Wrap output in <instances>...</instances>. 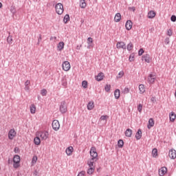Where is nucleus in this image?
<instances>
[{"label": "nucleus", "instance_id": "obj_6", "mask_svg": "<svg viewBox=\"0 0 176 176\" xmlns=\"http://www.w3.org/2000/svg\"><path fill=\"white\" fill-rule=\"evenodd\" d=\"M156 80V75L155 74H150L147 78V82L149 85H153Z\"/></svg>", "mask_w": 176, "mask_h": 176}, {"label": "nucleus", "instance_id": "obj_26", "mask_svg": "<svg viewBox=\"0 0 176 176\" xmlns=\"http://www.w3.org/2000/svg\"><path fill=\"white\" fill-rule=\"evenodd\" d=\"M140 94H144L145 93V85L140 84L139 85Z\"/></svg>", "mask_w": 176, "mask_h": 176}, {"label": "nucleus", "instance_id": "obj_59", "mask_svg": "<svg viewBox=\"0 0 176 176\" xmlns=\"http://www.w3.org/2000/svg\"><path fill=\"white\" fill-rule=\"evenodd\" d=\"M77 49H79V46H77Z\"/></svg>", "mask_w": 176, "mask_h": 176}, {"label": "nucleus", "instance_id": "obj_44", "mask_svg": "<svg viewBox=\"0 0 176 176\" xmlns=\"http://www.w3.org/2000/svg\"><path fill=\"white\" fill-rule=\"evenodd\" d=\"M12 41H13V38H12V36H8V38H7V42L8 43H12Z\"/></svg>", "mask_w": 176, "mask_h": 176}, {"label": "nucleus", "instance_id": "obj_27", "mask_svg": "<svg viewBox=\"0 0 176 176\" xmlns=\"http://www.w3.org/2000/svg\"><path fill=\"white\" fill-rule=\"evenodd\" d=\"M141 137H142V131L141 129H138L135 135V138L136 140H141Z\"/></svg>", "mask_w": 176, "mask_h": 176}, {"label": "nucleus", "instance_id": "obj_40", "mask_svg": "<svg viewBox=\"0 0 176 176\" xmlns=\"http://www.w3.org/2000/svg\"><path fill=\"white\" fill-rule=\"evenodd\" d=\"M41 96H46V95L47 94V90H46V89H42V90L41 91Z\"/></svg>", "mask_w": 176, "mask_h": 176}, {"label": "nucleus", "instance_id": "obj_3", "mask_svg": "<svg viewBox=\"0 0 176 176\" xmlns=\"http://www.w3.org/2000/svg\"><path fill=\"white\" fill-rule=\"evenodd\" d=\"M36 135L38 137H40V138H41V140H47V138H49V132H47L46 131H38L36 133Z\"/></svg>", "mask_w": 176, "mask_h": 176}, {"label": "nucleus", "instance_id": "obj_2", "mask_svg": "<svg viewBox=\"0 0 176 176\" xmlns=\"http://www.w3.org/2000/svg\"><path fill=\"white\" fill-rule=\"evenodd\" d=\"M59 111L62 113H67L68 111V106L67 105V102L65 101H62L60 102Z\"/></svg>", "mask_w": 176, "mask_h": 176}, {"label": "nucleus", "instance_id": "obj_15", "mask_svg": "<svg viewBox=\"0 0 176 176\" xmlns=\"http://www.w3.org/2000/svg\"><path fill=\"white\" fill-rule=\"evenodd\" d=\"M30 113H32V115H35V113H36V106L34 104H32L30 106Z\"/></svg>", "mask_w": 176, "mask_h": 176}, {"label": "nucleus", "instance_id": "obj_5", "mask_svg": "<svg viewBox=\"0 0 176 176\" xmlns=\"http://www.w3.org/2000/svg\"><path fill=\"white\" fill-rule=\"evenodd\" d=\"M91 157H92L91 159H97L98 157V153H97V148L96 147L92 146L89 151Z\"/></svg>", "mask_w": 176, "mask_h": 176}, {"label": "nucleus", "instance_id": "obj_28", "mask_svg": "<svg viewBox=\"0 0 176 176\" xmlns=\"http://www.w3.org/2000/svg\"><path fill=\"white\" fill-rule=\"evenodd\" d=\"M125 135L126 137L130 138L131 135H133V130L128 129L125 131Z\"/></svg>", "mask_w": 176, "mask_h": 176}, {"label": "nucleus", "instance_id": "obj_36", "mask_svg": "<svg viewBox=\"0 0 176 176\" xmlns=\"http://www.w3.org/2000/svg\"><path fill=\"white\" fill-rule=\"evenodd\" d=\"M133 47H134V45L132 44V43H129L127 45L126 49L127 50H129V52H130L131 51L132 49H133Z\"/></svg>", "mask_w": 176, "mask_h": 176}, {"label": "nucleus", "instance_id": "obj_24", "mask_svg": "<svg viewBox=\"0 0 176 176\" xmlns=\"http://www.w3.org/2000/svg\"><path fill=\"white\" fill-rule=\"evenodd\" d=\"M87 6V3H86V0H80V7L81 9H85Z\"/></svg>", "mask_w": 176, "mask_h": 176}, {"label": "nucleus", "instance_id": "obj_52", "mask_svg": "<svg viewBox=\"0 0 176 176\" xmlns=\"http://www.w3.org/2000/svg\"><path fill=\"white\" fill-rule=\"evenodd\" d=\"M130 89L129 88H125L124 90V93H125L126 94H127V93H129Z\"/></svg>", "mask_w": 176, "mask_h": 176}, {"label": "nucleus", "instance_id": "obj_55", "mask_svg": "<svg viewBox=\"0 0 176 176\" xmlns=\"http://www.w3.org/2000/svg\"><path fill=\"white\" fill-rule=\"evenodd\" d=\"M153 100H155V98H151V101H153Z\"/></svg>", "mask_w": 176, "mask_h": 176}, {"label": "nucleus", "instance_id": "obj_57", "mask_svg": "<svg viewBox=\"0 0 176 176\" xmlns=\"http://www.w3.org/2000/svg\"><path fill=\"white\" fill-rule=\"evenodd\" d=\"M64 86H67V83L63 84Z\"/></svg>", "mask_w": 176, "mask_h": 176}, {"label": "nucleus", "instance_id": "obj_10", "mask_svg": "<svg viewBox=\"0 0 176 176\" xmlns=\"http://www.w3.org/2000/svg\"><path fill=\"white\" fill-rule=\"evenodd\" d=\"M96 162H97L96 158H91V159L89 160L87 162V164L89 166V167H95L96 168Z\"/></svg>", "mask_w": 176, "mask_h": 176}, {"label": "nucleus", "instance_id": "obj_16", "mask_svg": "<svg viewBox=\"0 0 176 176\" xmlns=\"http://www.w3.org/2000/svg\"><path fill=\"white\" fill-rule=\"evenodd\" d=\"M65 153L67 155V156H71L74 153V147L69 146L68 148H66Z\"/></svg>", "mask_w": 176, "mask_h": 176}, {"label": "nucleus", "instance_id": "obj_37", "mask_svg": "<svg viewBox=\"0 0 176 176\" xmlns=\"http://www.w3.org/2000/svg\"><path fill=\"white\" fill-rule=\"evenodd\" d=\"M36 162H38V157L36 155H34L32 160V164H36Z\"/></svg>", "mask_w": 176, "mask_h": 176}, {"label": "nucleus", "instance_id": "obj_46", "mask_svg": "<svg viewBox=\"0 0 176 176\" xmlns=\"http://www.w3.org/2000/svg\"><path fill=\"white\" fill-rule=\"evenodd\" d=\"M87 43H88V45H90L91 43H93V38L89 37L87 38Z\"/></svg>", "mask_w": 176, "mask_h": 176}, {"label": "nucleus", "instance_id": "obj_45", "mask_svg": "<svg viewBox=\"0 0 176 176\" xmlns=\"http://www.w3.org/2000/svg\"><path fill=\"white\" fill-rule=\"evenodd\" d=\"M10 12L11 13H16V7L14 6H11V8H10Z\"/></svg>", "mask_w": 176, "mask_h": 176}, {"label": "nucleus", "instance_id": "obj_50", "mask_svg": "<svg viewBox=\"0 0 176 176\" xmlns=\"http://www.w3.org/2000/svg\"><path fill=\"white\" fill-rule=\"evenodd\" d=\"M129 61L131 62V61H134V54H131L130 56H129Z\"/></svg>", "mask_w": 176, "mask_h": 176}, {"label": "nucleus", "instance_id": "obj_48", "mask_svg": "<svg viewBox=\"0 0 176 176\" xmlns=\"http://www.w3.org/2000/svg\"><path fill=\"white\" fill-rule=\"evenodd\" d=\"M108 116H102L101 117H100V120H107V119H108Z\"/></svg>", "mask_w": 176, "mask_h": 176}, {"label": "nucleus", "instance_id": "obj_13", "mask_svg": "<svg viewBox=\"0 0 176 176\" xmlns=\"http://www.w3.org/2000/svg\"><path fill=\"white\" fill-rule=\"evenodd\" d=\"M104 77V73L100 72L96 76H95V79L97 80V82H101V80H103Z\"/></svg>", "mask_w": 176, "mask_h": 176}, {"label": "nucleus", "instance_id": "obj_32", "mask_svg": "<svg viewBox=\"0 0 176 176\" xmlns=\"http://www.w3.org/2000/svg\"><path fill=\"white\" fill-rule=\"evenodd\" d=\"M31 84V81H30V80H28L25 81V90H30V87L28 86L29 85Z\"/></svg>", "mask_w": 176, "mask_h": 176}, {"label": "nucleus", "instance_id": "obj_25", "mask_svg": "<svg viewBox=\"0 0 176 176\" xmlns=\"http://www.w3.org/2000/svg\"><path fill=\"white\" fill-rule=\"evenodd\" d=\"M87 109L88 111H91L92 109H94V101H91L87 104Z\"/></svg>", "mask_w": 176, "mask_h": 176}, {"label": "nucleus", "instance_id": "obj_58", "mask_svg": "<svg viewBox=\"0 0 176 176\" xmlns=\"http://www.w3.org/2000/svg\"><path fill=\"white\" fill-rule=\"evenodd\" d=\"M77 49H79V46H77Z\"/></svg>", "mask_w": 176, "mask_h": 176}, {"label": "nucleus", "instance_id": "obj_8", "mask_svg": "<svg viewBox=\"0 0 176 176\" xmlns=\"http://www.w3.org/2000/svg\"><path fill=\"white\" fill-rule=\"evenodd\" d=\"M52 129L53 130H55V131H57L60 129V122L58 120H55L52 122Z\"/></svg>", "mask_w": 176, "mask_h": 176}, {"label": "nucleus", "instance_id": "obj_22", "mask_svg": "<svg viewBox=\"0 0 176 176\" xmlns=\"http://www.w3.org/2000/svg\"><path fill=\"white\" fill-rule=\"evenodd\" d=\"M120 20H122V15L120 14V13H117L115 15L114 21H116V23H119Z\"/></svg>", "mask_w": 176, "mask_h": 176}, {"label": "nucleus", "instance_id": "obj_60", "mask_svg": "<svg viewBox=\"0 0 176 176\" xmlns=\"http://www.w3.org/2000/svg\"><path fill=\"white\" fill-rule=\"evenodd\" d=\"M57 37H54V39H56Z\"/></svg>", "mask_w": 176, "mask_h": 176}, {"label": "nucleus", "instance_id": "obj_53", "mask_svg": "<svg viewBox=\"0 0 176 176\" xmlns=\"http://www.w3.org/2000/svg\"><path fill=\"white\" fill-rule=\"evenodd\" d=\"M14 151L15 153H18L19 148L17 147H15L14 149Z\"/></svg>", "mask_w": 176, "mask_h": 176}, {"label": "nucleus", "instance_id": "obj_17", "mask_svg": "<svg viewBox=\"0 0 176 176\" xmlns=\"http://www.w3.org/2000/svg\"><path fill=\"white\" fill-rule=\"evenodd\" d=\"M166 173H167V168H166V167H162L159 170V175L160 176L165 175Z\"/></svg>", "mask_w": 176, "mask_h": 176}, {"label": "nucleus", "instance_id": "obj_47", "mask_svg": "<svg viewBox=\"0 0 176 176\" xmlns=\"http://www.w3.org/2000/svg\"><path fill=\"white\" fill-rule=\"evenodd\" d=\"M144 53V49L141 48L138 52V56H142Z\"/></svg>", "mask_w": 176, "mask_h": 176}, {"label": "nucleus", "instance_id": "obj_23", "mask_svg": "<svg viewBox=\"0 0 176 176\" xmlns=\"http://www.w3.org/2000/svg\"><path fill=\"white\" fill-rule=\"evenodd\" d=\"M64 46H65L64 42L60 41L58 43V45H57V50L59 52H61V50H63Z\"/></svg>", "mask_w": 176, "mask_h": 176}, {"label": "nucleus", "instance_id": "obj_33", "mask_svg": "<svg viewBox=\"0 0 176 176\" xmlns=\"http://www.w3.org/2000/svg\"><path fill=\"white\" fill-rule=\"evenodd\" d=\"M123 76H124V72L120 71L117 76V79H120L123 78Z\"/></svg>", "mask_w": 176, "mask_h": 176}, {"label": "nucleus", "instance_id": "obj_31", "mask_svg": "<svg viewBox=\"0 0 176 176\" xmlns=\"http://www.w3.org/2000/svg\"><path fill=\"white\" fill-rule=\"evenodd\" d=\"M34 143L35 145H41V138H39V136L34 138Z\"/></svg>", "mask_w": 176, "mask_h": 176}, {"label": "nucleus", "instance_id": "obj_9", "mask_svg": "<svg viewBox=\"0 0 176 176\" xmlns=\"http://www.w3.org/2000/svg\"><path fill=\"white\" fill-rule=\"evenodd\" d=\"M16 131L14 130V129H12L10 130V131L8 132V138L9 140H13V138H14V137H16Z\"/></svg>", "mask_w": 176, "mask_h": 176}, {"label": "nucleus", "instance_id": "obj_35", "mask_svg": "<svg viewBox=\"0 0 176 176\" xmlns=\"http://www.w3.org/2000/svg\"><path fill=\"white\" fill-rule=\"evenodd\" d=\"M63 21L65 24H67V23H68V21H69V14H66L64 18H63Z\"/></svg>", "mask_w": 176, "mask_h": 176}, {"label": "nucleus", "instance_id": "obj_56", "mask_svg": "<svg viewBox=\"0 0 176 176\" xmlns=\"http://www.w3.org/2000/svg\"><path fill=\"white\" fill-rule=\"evenodd\" d=\"M87 49H90V45H89V46L87 47Z\"/></svg>", "mask_w": 176, "mask_h": 176}, {"label": "nucleus", "instance_id": "obj_18", "mask_svg": "<svg viewBox=\"0 0 176 176\" xmlns=\"http://www.w3.org/2000/svg\"><path fill=\"white\" fill-rule=\"evenodd\" d=\"M125 28H126V30H127L128 31H130V30L133 28V22H131V21H127L125 24Z\"/></svg>", "mask_w": 176, "mask_h": 176}, {"label": "nucleus", "instance_id": "obj_14", "mask_svg": "<svg viewBox=\"0 0 176 176\" xmlns=\"http://www.w3.org/2000/svg\"><path fill=\"white\" fill-rule=\"evenodd\" d=\"M153 126H155V120L153 118H150L147 124V129H151Z\"/></svg>", "mask_w": 176, "mask_h": 176}, {"label": "nucleus", "instance_id": "obj_19", "mask_svg": "<svg viewBox=\"0 0 176 176\" xmlns=\"http://www.w3.org/2000/svg\"><path fill=\"white\" fill-rule=\"evenodd\" d=\"M169 119H170V122H175L176 115H175V113H174V111H172L170 113Z\"/></svg>", "mask_w": 176, "mask_h": 176}, {"label": "nucleus", "instance_id": "obj_51", "mask_svg": "<svg viewBox=\"0 0 176 176\" xmlns=\"http://www.w3.org/2000/svg\"><path fill=\"white\" fill-rule=\"evenodd\" d=\"M85 174H86V172L81 171L78 173V176H85Z\"/></svg>", "mask_w": 176, "mask_h": 176}, {"label": "nucleus", "instance_id": "obj_54", "mask_svg": "<svg viewBox=\"0 0 176 176\" xmlns=\"http://www.w3.org/2000/svg\"><path fill=\"white\" fill-rule=\"evenodd\" d=\"M2 8V3H0V9Z\"/></svg>", "mask_w": 176, "mask_h": 176}, {"label": "nucleus", "instance_id": "obj_20", "mask_svg": "<svg viewBox=\"0 0 176 176\" xmlns=\"http://www.w3.org/2000/svg\"><path fill=\"white\" fill-rule=\"evenodd\" d=\"M156 16V12L153 10H151L148 12L147 17L148 19H155Z\"/></svg>", "mask_w": 176, "mask_h": 176}, {"label": "nucleus", "instance_id": "obj_21", "mask_svg": "<svg viewBox=\"0 0 176 176\" xmlns=\"http://www.w3.org/2000/svg\"><path fill=\"white\" fill-rule=\"evenodd\" d=\"M142 61H145V63H151V57L149 56V54H146L142 57Z\"/></svg>", "mask_w": 176, "mask_h": 176}, {"label": "nucleus", "instance_id": "obj_43", "mask_svg": "<svg viewBox=\"0 0 176 176\" xmlns=\"http://www.w3.org/2000/svg\"><path fill=\"white\" fill-rule=\"evenodd\" d=\"M167 35L168 36H171L173 35V30L168 29L167 30Z\"/></svg>", "mask_w": 176, "mask_h": 176}, {"label": "nucleus", "instance_id": "obj_38", "mask_svg": "<svg viewBox=\"0 0 176 176\" xmlns=\"http://www.w3.org/2000/svg\"><path fill=\"white\" fill-rule=\"evenodd\" d=\"M118 145L119 148H123V145H124V142H123V140H120L118 142Z\"/></svg>", "mask_w": 176, "mask_h": 176}, {"label": "nucleus", "instance_id": "obj_39", "mask_svg": "<svg viewBox=\"0 0 176 176\" xmlns=\"http://www.w3.org/2000/svg\"><path fill=\"white\" fill-rule=\"evenodd\" d=\"M104 90L108 93L111 90V85L107 84L104 87Z\"/></svg>", "mask_w": 176, "mask_h": 176}, {"label": "nucleus", "instance_id": "obj_34", "mask_svg": "<svg viewBox=\"0 0 176 176\" xmlns=\"http://www.w3.org/2000/svg\"><path fill=\"white\" fill-rule=\"evenodd\" d=\"M153 157H157V148H153L152 151Z\"/></svg>", "mask_w": 176, "mask_h": 176}, {"label": "nucleus", "instance_id": "obj_49", "mask_svg": "<svg viewBox=\"0 0 176 176\" xmlns=\"http://www.w3.org/2000/svg\"><path fill=\"white\" fill-rule=\"evenodd\" d=\"M170 20H171V21H173V23H175V21H176V16H175V15H173V16L170 17Z\"/></svg>", "mask_w": 176, "mask_h": 176}, {"label": "nucleus", "instance_id": "obj_30", "mask_svg": "<svg viewBox=\"0 0 176 176\" xmlns=\"http://www.w3.org/2000/svg\"><path fill=\"white\" fill-rule=\"evenodd\" d=\"M114 96H115V98L118 100L120 97V90L116 89L114 91Z\"/></svg>", "mask_w": 176, "mask_h": 176}, {"label": "nucleus", "instance_id": "obj_11", "mask_svg": "<svg viewBox=\"0 0 176 176\" xmlns=\"http://www.w3.org/2000/svg\"><path fill=\"white\" fill-rule=\"evenodd\" d=\"M117 49L126 50V43L123 41L118 42L116 44Z\"/></svg>", "mask_w": 176, "mask_h": 176}, {"label": "nucleus", "instance_id": "obj_4", "mask_svg": "<svg viewBox=\"0 0 176 176\" xmlns=\"http://www.w3.org/2000/svg\"><path fill=\"white\" fill-rule=\"evenodd\" d=\"M57 14H63L64 13V6L61 3H57L55 6Z\"/></svg>", "mask_w": 176, "mask_h": 176}, {"label": "nucleus", "instance_id": "obj_1", "mask_svg": "<svg viewBox=\"0 0 176 176\" xmlns=\"http://www.w3.org/2000/svg\"><path fill=\"white\" fill-rule=\"evenodd\" d=\"M13 167L14 168H19L20 167V162L21 161V158L20 155H16L13 157Z\"/></svg>", "mask_w": 176, "mask_h": 176}, {"label": "nucleus", "instance_id": "obj_42", "mask_svg": "<svg viewBox=\"0 0 176 176\" xmlns=\"http://www.w3.org/2000/svg\"><path fill=\"white\" fill-rule=\"evenodd\" d=\"M138 112H140V113H141V112H142V104H139L138 105Z\"/></svg>", "mask_w": 176, "mask_h": 176}, {"label": "nucleus", "instance_id": "obj_41", "mask_svg": "<svg viewBox=\"0 0 176 176\" xmlns=\"http://www.w3.org/2000/svg\"><path fill=\"white\" fill-rule=\"evenodd\" d=\"M82 86L84 87V89H87V81L83 80L82 82Z\"/></svg>", "mask_w": 176, "mask_h": 176}, {"label": "nucleus", "instance_id": "obj_29", "mask_svg": "<svg viewBox=\"0 0 176 176\" xmlns=\"http://www.w3.org/2000/svg\"><path fill=\"white\" fill-rule=\"evenodd\" d=\"M94 171H96V167H89V168H88L87 170V174L91 175L92 174L94 173Z\"/></svg>", "mask_w": 176, "mask_h": 176}, {"label": "nucleus", "instance_id": "obj_7", "mask_svg": "<svg viewBox=\"0 0 176 176\" xmlns=\"http://www.w3.org/2000/svg\"><path fill=\"white\" fill-rule=\"evenodd\" d=\"M62 68L63 71L68 72L71 69V64L68 61H65L62 64Z\"/></svg>", "mask_w": 176, "mask_h": 176}, {"label": "nucleus", "instance_id": "obj_12", "mask_svg": "<svg viewBox=\"0 0 176 176\" xmlns=\"http://www.w3.org/2000/svg\"><path fill=\"white\" fill-rule=\"evenodd\" d=\"M168 156L170 159H176V151L174 149L169 150Z\"/></svg>", "mask_w": 176, "mask_h": 176}]
</instances>
